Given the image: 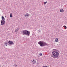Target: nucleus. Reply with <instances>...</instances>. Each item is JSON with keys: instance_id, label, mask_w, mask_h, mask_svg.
I'll return each instance as SVG.
<instances>
[{"instance_id": "nucleus-17", "label": "nucleus", "mask_w": 67, "mask_h": 67, "mask_svg": "<svg viewBox=\"0 0 67 67\" xmlns=\"http://www.w3.org/2000/svg\"><path fill=\"white\" fill-rule=\"evenodd\" d=\"M43 67H48V66H44Z\"/></svg>"}, {"instance_id": "nucleus-7", "label": "nucleus", "mask_w": 67, "mask_h": 67, "mask_svg": "<svg viewBox=\"0 0 67 67\" xmlns=\"http://www.w3.org/2000/svg\"><path fill=\"white\" fill-rule=\"evenodd\" d=\"M33 61H32V63L33 64H35L36 63V61L34 59L33 60Z\"/></svg>"}, {"instance_id": "nucleus-22", "label": "nucleus", "mask_w": 67, "mask_h": 67, "mask_svg": "<svg viewBox=\"0 0 67 67\" xmlns=\"http://www.w3.org/2000/svg\"><path fill=\"white\" fill-rule=\"evenodd\" d=\"M5 17H6V16H5Z\"/></svg>"}, {"instance_id": "nucleus-10", "label": "nucleus", "mask_w": 67, "mask_h": 67, "mask_svg": "<svg viewBox=\"0 0 67 67\" xmlns=\"http://www.w3.org/2000/svg\"><path fill=\"white\" fill-rule=\"evenodd\" d=\"M55 41L56 42H58V38H56L55 39Z\"/></svg>"}, {"instance_id": "nucleus-11", "label": "nucleus", "mask_w": 67, "mask_h": 67, "mask_svg": "<svg viewBox=\"0 0 67 67\" xmlns=\"http://www.w3.org/2000/svg\"><path fill=\"white\" fill-rule=\"evenodd\" d=\"M41 31L40 30V29H39L38 31V33H41Z\"/></svg>"}, {"instance_id": "nucleus-2", "label": "nucleus", "mask_w": 67, "mask_h": 67, "mask_svg": "<svg viewBox=\"0 0 67 67\" xmlns=\"http://www.w3.org/2000/svg\"><path fill=\"white\" fill-rule=\"evenodd\" d=\"M38 44L41 47H43L45 45H48V44H47L43 41H40L38 42Z\"/></svg>"}, {"instance_id": "nucleus-18", "label": "nucleus", "mask_w": 67, "mask_h": 67, "mask_svg": "<svg viewBox=\"0 0 67 67\" xmlns=\"http://www.w3.org/2000/svg\"><path fill=\"white\" fill-rule=\"evenodd\" d=\"M19 28H17L16 30L17 31H18V30H19Z\"/></svg>"}, {"instance_id": "nucleus-8", "label": "nucleus", "mask_w": 67, "mask_h": 67, "mask_svg": "<svg viewBox=\"0 0 67 67\" xmlns=\"http://www.w3.org/2000/svg\"><path fill=\"white\" fill-rule=\"evenodd\" d=\"M64 9H60V12H64Z\"/></svg>"}, {"instance_id": "nucleus-21", "label": "nucleus", "mask_w": 67, "mask_h": 67, "mask_svg": "<svg viewBox=\"0 0 67 67\" xmlns=\"http://www.w3.org/2000/svg\"><path fill=\"white\" fill-rule=\"evenodd\" d=\"M37 60V61H38V60Z\"/></svg>"}, {"instance_id": "nucleus-16", "label": "nucleus", "mask_w": 67, "mask_h": 67, "mask_svg": "<svg viewBox=\"0 0 67 67\" xmlns=\"http://www.w3.org/2000/svg\"><path fill=\"white\" fill-rule=\"evenodd\" d=\"M39 55H40V56H41L42 55V54L41 53H40V54Z\"/></svg>"}, {"instance_id": "nucleus-4", "label": "nucleus", "mask_w": 67, "mask_h": 67, "mask_svg": "<svg viewBox=\"0 0 67 67\" xmlns=\"http://www.w3.org/2000/svg\"><path fill=\"white\" fill-rule=\"evenodd\" d=\"M2 20H1V25H4L5 23V18H4V17L3 16L2 17Z\"/></svg>"}, {"instance_id": "nucleus-24", "label": "nucleus", "mask_w": 67, "mask_h": 67, "mask_svg": "<svg viewBox=\"0 0 67 67\" xmlns=\"http://www.w3.org/2000/svg\"><path fill=\"white\" fill-rule=\"evenodd\" d=\"M53 50H54V49H53Z\"/></svg>"}, {"instance_id": "nucleus-13", "label": "nucleus", "mask_w": 67, "mask_h": 67, "mask_svg": "<svg viewBox=\"0 0 67 67\" xmlns=\"http://www.w3.org/2000/svg\"><path fill=\"white\" fill-rule=\"evenodd\" d=\"M13 66H14L15 67H17V65L16 64H14L13 65Z\"/></svg>"}, {"instance_id": "nucleus-14", "label": "nucleus", "mask_w": 67, "mask_h": 67, "mask_svg": "<svg viewBox=\"0 0 67 67\" xmlns=\"http://www.w3.org/2000/svg\"><path fill=\"white\" fill-rule=\"evenodd\" d=\"M64 27L65 29H67V27H66V26H63Z\"/></svg>"}, {"instance_id": "nucleus-6", "label": "nucleus", "mask_w": 67, "mask_h": 67, "mask_svg": "<svg viewBox=\"0 0 67 67\" xmlns=\"http://www.w3.org/2000/svg\"><path fill=\"white\" fill-rule=\"evenodd\" d=\"M25 16L26 18L29 16V14L28 13H26L25 14Z\"/></svg>"}, {"instance_id": "nucleus-23", "label": "nucleus", "mask_w": 67, "mask_h": 67, "mask_svg": "<svg viewBox=\"0 0 67 67\" xmlns=\"http://www.w3.org/2000/svg\"><path fill=\"white\" fill-rule=\"evenodd\" d=\"M54 50H56L55 49H54Z\"/></svg>"}, {"instance_id": "nucleus-3", "label": "nucleus", "mask_w": 67, "mask_h": 67, "mask_svg": "<svg viewBox=\"0 0 67 67\" xmlns=\"http://www.w3.org/2000/svg\"><path fill=\"white\" fill-rule=\"evenodd\" d=\"M23 35H26L27 36H29L30 34V32L27 30H23L22 33Z\"/></svg>"}, {"instance_id": "nucleus-5", "label": "nucleus", "mask_w": 67, "mask_h": 67, "mask_svg": "<svg viewBox=\"0 0 67 67\" xmlns=\"http://www.w3.org/2000/svg\"><path fill=\"white\" fill-rule=\"evenodd\" d=\"M8 42L10 45H13V44H14V43L11 41H8Z\"/></svg>"}, {"instance_id": "nucleus-20", "label": "nucleus", "mask_w": 67, "mask_h": 67, "mask_svg": "<svg viewBox=\"0 0 67 67\" xmlns=\"http://www.w3.org/2000/svg\"><path fill=\"white\" fill-rule=\"evenodd\" d=\"M0 67H1V65H0Z\"/></svg>"}, {"instance_id": "nucleus-9", "label": "nucleus", "mask_w": 67, "mask_h": 67, "mask_svg": "<svg viewBox=\"0 0 67 67\" xmlns=\"http://www.w3.org/2000/svg\"><path fill=\"white\" fill-rule=\"evenodd\" d=\"M4 44L5 45H6V46H7V44H8V41L5 42L4 43Z\"/></svg>"}, {"instance_id": "nucleus-1", "label": "nucleus", "mask_w": 67, "mask_h": 67, "mask_svg": "<svg viewBox=\"0 0 67 67\" xmlns=\"http://www.w3.org/2000/svg\"><path fill=\"white\" fill-rule=\"evenodd\" d=\"M52 55H51V57L54 58H57L59 56V53L56 51H54L52 52Z\"/></svg>"}, {"instance_id": "nucleus-15", "label": "nucleus", "mask_w": 67, "mask_h": 67, "mask_svg": "<svg viewBox=\"0 0 67 67\" xmlns=\"http://www.w3.org/2000/svg\"><path fill=\"white\" fill-rule=\"evenodd\" d=\"M46 3H47V1H46L44 3V5H45L46 4Z\"/></svg>"}, {"instance_id": "nucleus-19", "label": "nucleus", "mask_w": 67, "mask_h": 67, "mask_svg": "<svg viewBox=\"0 0 67 67\" xmlns=\"http://www.w3.org/2000/svg\"><path fill=\"white\" fill-rule=\"evenodd\" d=\"M17 31H18L17 30H15V32H17Z\"/></svg>"}, {"instance_id": "nucleus-12", "label": "nucleus", "mask_w": 67, "mask_h": 67, "mask_svg": "<svg viewBox=\"0 0 67 67\" xmlns=\"http://www.w3.org/2000/svg\"><path fill=\"white\" fill-rule=\"evenodd\" d=\"M10 18H12L13 16H12V14L11 13L10 14Z\"/></svg>"}]
</instances>
